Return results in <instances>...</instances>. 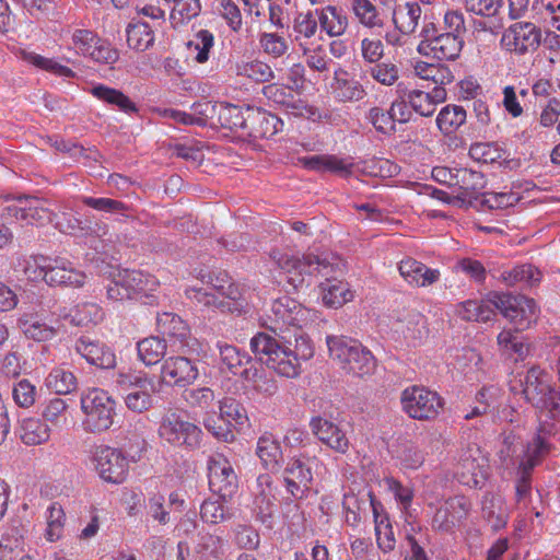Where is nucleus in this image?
Segmentation results:
<instances>
[{"mask_svg": "<svg viewBox=\"0 0 560 560\" xmlns=\"http://www.w3.org/2000/svg\"><path fill=\"white\" fill-rule=\"evenodd\" d=\"M271 259L277 266L288 275V282L294 290L303 287L304 276L320 275L326 278V282L322 283L323 302L326 306L338 308L353 299V293L349 289V284L330 278L337 271H342L345 264L341 259L334 257L332 261L312 254L303 255L302 258L272 252Z\"/></svg>", "mask_w": 560, "mask_h": 560, "instance_id": "obj_1", "label": "nucleus"}, {"mask_svg": "<svg viewBox=\"0 0 560 560\" xmlns=\"http://www.w3.org/2000/svg\"><path fill=\"white\" fill-rule=\"evenodd\" d=\"M289 346H282L278 339L267 332H258L250 340V349L260 363L285 377H295L300 374V361H306L314 354L311 339L301 330L294 328V347L291 340Z\"/></svg>", "mask_w": 560, "mask_h": 560, "instance_id": "obj_2", "label": "nucleus"}, {"mask_svg": "<svg viewBox=\"0 0 560 560\" xmlns=\"http://www.w3.org/2000/svg\"><path fill=\"white\" fill-rule=\"evenodd\" d=\"M326 342L330 358L338 361L348 373L363 376L374 371V357L357 340L343 336H328Z\"/></svg>", "mask_w": 560, "mask_h": 560, "instance_id": "obj_3", "label": "nucleus"}, {"mask_svg": "<svg viewBox=\"0 0 560 560\" xmlns=\"http://www.w3.org/2000/svg\"><path fill=\"white\" fill-rule=\"evenodd\" d=\"M523 394L540 412L547 411L551 419L560 420V393L551 386L545 371L538 366L527 371Z\"/></svg>", "mask_w": 560, "mask_h": 560, "instance_id": "obj_4", "label": "nucleus"}, {"mask_svg": "<svg viewBox=\"0 0 560 560\" xmlns=\"http://www.w3.org/2000/svg\"><path fill=\"white\" fill-rule=\"evenodd\" d=\"M85 430L100 433L108 430L116 416V402L107 392L93 388L81 397Z\"/></svg>", "mask_w": 560, "mask_h": 560, "instance_id": "obj_5", "label": "nucleus"}, {"mask_svg": "<svg viewBox=\"0 0 560 560\" xmlns=\"http://www.w3.org/2000/svg\"><path fill=\"white\" fill-rule=\"evenodd\" d=\"M158 433L170 445L186 451L198 450L203 436L200 427L176 412L167 413L162 418Z\"/></svg>", "mask_w": 560, "mask_h": 560, "instance_id": "obj_6", "label": "nucleus"}, {"mask_svg": "<svg viewBox=\"0 0 560 560\" xmlns=\"http://www.w3.org/2000/svg\"><path fill=\"white\" fill-rule=\"evenodd\" d=\"M307 310L294 299L284 295L273 301L264 325L285 339L282 334L292 328H301L306 320Z\"/></svg>", "mask_w": 560, "mask_h": 560, "instance_id": "obj_7", "label": "nucleus"}, {"mask_svg": "<svg viewBox=\"0 0 560 560\" xmlns=\"http://www.w3.org/2000/svg\"><path fill=\"white\" fill-rule=\"evenodd\" d=\"M92 463L101 479L110 483H122L129 471V460L121 450L97 445L92 452Z\"/></svg>", "mask_w": 560, "mask_h": 560, "instance_id": "obj_8", "label": "nucleus"}, {"mask_svg": "<svg viewBox=\"0 0 560 560\" xmlns=\"http://www.w3.org/2000/svg\"><path fill=\"white\" fill-rule=\"evenodd\" d=\"M400 401L404 411L417 420L434 419L443 407L438 393L420 386L407 387L401 393Z\"/></svg>", "mask_w": 560, "mask_h": 560, "instance_id": "obj_9", "label": "nucleus"}, {"mask_svg": "<svg viewBox=\"0 0 560 560\" xmlns=\"http://www.w3.org/2000/svg\"><path fill=\"white\" fill-rule=\"evenodd\" d=\"M493 305L517 327V330L527 328L536 317V303L525 295L494 293Z\"/></svg>", "mask_w": 560, "mask_h": 560, "instance_id": "obj_10", "label": "nucleus"}, {"mask_svg": "<svg viewBox=\"0 0 560 560\" xmlns=\"http://www.w3.org/2000/svg\"><path fill=\"white\" fill-rule=\"evenodd\" d=\"M13 203L3 208L1 218L5 223L21 225L39 224L49 219L48 211L32 196L20 195L13 198Z\"/></svg>", "mask_w": 560, "mask_h": 560, "instance_id": "obj_11", "label": "nucleus"}, {"mask_svg": "<svg viewBox=\"0 0 560 560\" xmlns=\"http://www.w3.org/2000/svg\"><path fill=\"white\" fill-rule=\"evenodd\" d=\"M209 487L223 501L231 499L238 487L237 476L229 462L222 454H214L208 460Z\"/></svg>", "mask_w": 560, "mask_h": 560, "instance_id": "obj_12", "label": "nucleus"}, {"mask_svg": "<svg viewBox=\"0 0 560 560\" xmlns=\"http://www.w3.org/2000/svg\"><path fill=\"white\" fill-rule=\"evenodd\" d=\"M541 33L533 23H514L501 37L502 47L518 56L535 51L540 44Z\"/></svg>", "mask_w": 560, "mask_h": 560, "instance_id": "obj_13", "label": "nucleus"}, {"mask_svg": "<svg viewBox=\"0 0 560 560\" xmlns=\"http://www.w3.org/2000/svg\"><path fill=\"white\" fill-rule=\"evenodd\" d=\"M318 460L313 458H292L283 470L285 488L294 499H303L313 485V468Z\"/></svg>", "mask_w": 560, "mask_h": 560, "instance_id": "obj_14", "label": "nucleus"}, {"mask_svg": "<svg viewBox=\"0 0 560 560\" xmlns=\"http://www.w3.org/2000/svg\"><path fill=\"white\" fill-rule=\"evenodd\" d=\"M483 188V185H471L469 186L466 184L465 180H463V184L460 185L458 182L455 184H448L450 190H442V189H432L431 195L444 202L458 206V207H477V203L489 205L490 208H494L493 205H490V200L485 197V195L481 192V189Z\"/></svg>", "mask_w": 560, "mask_h": 560, "instance_id": "obj_15", "label": "nucleus"}, {"mask_svg": "<svg viewBox=\"0 0 560 560\" xmlns=\"http://www.w3.org/2000/svg\"><path fill=\"white\" fill-rule=\"evenodd\" d=\"M470 508V501L464 495H455L447 499L435 511L432 517L433 529L443 533H451L467 517Z\"/></svg>", "mask_w": 560, "mask_h": 560, "instance_id": "obj_16", "label": "nucleus"}, {"mask_svg": "<svg viewBox=\"0 0 560 560\" xmlns=\"http://www.w3.org/2000/svg\"><path fill=\"white\" fill-rule=\"evenodd\" d=\"M198 375L196 363L186 357H170L161 366V382L170 386L185 387L192 384Z\"/></svg>", "mask_w": 560, "mask_h": 560, "instance_id": "obj_17", "label": "nucleus"}, {"mask_svg": "<svg viewBox=\"0 0 560 560\" xmlns=\"http://www.w3.org/2000/svg\"><path fill=\"white\" fill-rule=\"evenodd\" d=\"M33 279H43L49 285H69L82 287L85 282V275L74 269L70 262L65 260H55V265L47 262L46 269L34 271Z\"/></svg>", "mask_w": 560, "mask_h": 560, "instance_id": "obj_18", "label": "nucleus"}, {"mask_svg": "<svg viewBox=\"0 0 560 560\" xmlns=\"http://www.w3.org/2000/svg\"><path fill=\"white\" fill-rule=\"evenodd\" d=\"M74 351L91 365L100 369H114L116 355L104 342L94 340L89 336H81L74 342Z\"/></svg>", "mask_w": 560, "mask_h": 560, "instance_id": "obj_19", "label": "nucleus"}, {"mask_svg": "<svg viewBox=\"0 0 560 560\" xmlns=\"http://www.w3.org/2000/svg\"><path fill=\"white\" fill-rule=\"evenodd\" d=\"M299 162L310 172L317 173H345L352 175L361 172L358 164L351 159L339 158L334 154H316L312 156L300 158Z\"/></svg>", "mask_w": 560, "mask_h": 560, "instance_id": "obj_20", "label": "nucleus"}, {"mask_svg": "<svg viewBox=\"0 0 560 560\" xmlns=\"http://www.w3.org/2000/svg\"><path fill=\"white\" fill-rule=\"evenodd\" d=\"M313 434L335 452L345 454L349 450V439L334 422L322 417L312 418L310 422Z\"/></svg>", "mask_w": 560, "mask_h": 560, "instance_id": "obj_21", "label": "nucleus"}, {"mask_svg": "<svg viewBox=\"0 0 560 560\" xmlns=\"http://www.w3.org/2000/svg\"><path fill=\"white\" fill-rule=\"evenodd\" d=\"M27 528L19 518L11 520L0 539V560H15L24 552Z\"/></svg>", "mask_w": 560, "mask_h": 560, "instance_id": "obj_22", "label": "nucleus"}, {"mask_svg": "<svg viewBox=\"0 0 560 560\" xmlns=\"http://www.w3.org/2000/svg\"><path fill=\"white\" fill-rule=\"evenodd\" d=\"M400 276L411 285L423 288L432 285L440 280L441 273L424 264L409 257L398 265Z\"/></svg>", "mask_w": 560, "mask_h": 560, "instance_id": "obj_23", "label": "nucleus"}, {"mask_svg": "<svg viewBox=\"0 0 560 560\" xmlns=\"http://www.w3.org/2000/svg\"><path fill=\"white\" fill-rule=\"evenodd\" d=\"M331 91L335 98L342 103L359 102L366 95L363 85L341 68L335 71Z\"/></svg>", "mask_w": 560, "mask_h": 560, "instance_id": "obj_24", "label": "nucleus"}, {"mask_svg": "<svg viewBox=\"0 0 560 560\" xmlns=\"http://www.w3.org/2000/svg\"><path fill=\"white\" fill-rule=\"evenodd\" d=\"M481 515L492 530L503 528L509 517L503 498L500 494L486 493L481 502Z\"/></svg>", "mask_w": 560, "mask_h": 560, "instance_id": "obj_25", "label": "nucleus"}, {"mask_svg": "<svg viewBox=\"0 0 560 560\" xmlns=\"http://www.w3.org/2000/svg\"><path fill=\"white\" fill-rule=\"evenodd\" d=\"M351 9L359 23L381 34L386 25V16L370 0H352Z\"/></svg>", "mask_w": 560, "mask_h": 560, "instance_id": "obj_26", "label": "nucleus"}, {"mask_svg": "<svg viewBox=\"0 0 560 560\" xmlns=\"http://www.w3.org/2000/svg\"><path fill=\"white\" fill-rule=\"evenodd\" d=\"M424 56L439 60H455L463 48V39L454 32L441 33L436 42H431Z\"/></svg>", "mask_w": 560, "mask_h": 560, "instance_id": "obj_27", "label": "nucleus"}, {"mask_svg": "<svg viewBox=\"0 0 560 560\" xmlns=\"http://www.w3.org/2000/svg\"><path fill=\"white\" fill-rule=\"evenodd\" d=\"M368 497L371 499L370 504L374 515L377 546L384 552H389L394 550L396 544L392 524L386 514L380 513L378 510L382 509V504L375 500L374 494L369 493Z\"/></svg>", "mask_w": 560, "mask_h": 560, "instance_id": "obj_28", "label": "nucleus"}, {"mask_svg": "<svg viewBox=\"0 0 560 560\" xmlns=\"http://www.w3.org/2000/svg\"><path fill=\"white\" fill-rule=\"evenodd\" d=\"M282 127V121L267 112L252 109L246 135L253 138H269Z\"/></svg>", "mask_w": 560, "mask_h": 560, "instance_id": "obj_29", "label": "nucleus"}, {"mask_svg": "<svg viewBox=\"0 0 560 560\" xmlns=\"http://www.w3.org/2000/svg\"><path fill=\"white\" fill-rule=\"evenodd\" d=\"M293 39L307 54L310 46L313 45V38L318 32V22L315 15L310 11L299 13L293 21Z\"/></svg>", "mask_w": 560, "mask_h": 560, "instance_id": "obj_30", "label": "nucleus"}, {"mask_svg": "<svg viewBox=\"0 0 560 560\" xmlns=\"http://www.w3.org/2000/svg\"><path fill=\"white\" fill-rule=\"evenodd\" d=\"M250 114L252 108L243 109L240 106L226 104L220 106L218 119L223 128L246 135Z\"/></svg>", "mask_w": 560, "mask_h": 560, "instance_id": "obj_31", "label": "nucleus"}, {"mask_svg": "<svg viewBox=\"0 0 560 560\" xmlns=\"http://www.w3.org/2000/svg\"><path fill=\"white\" fill-rule=\"evenodd\" d=\"M228 542L218 535L199 533L194 550L202 560H223Z\"/></svg>", "mask_w": 560, "mask_h": 560, "instance_id": "obj_32", "label": "nucleus"}, {"mask_svg": "<svg viewBox=\"0 0 560 560\" xmlns=\"http://www.w3.org/2000/svg\"><path fill=\"white\" fill-rule=\"evenodd\" d=\"M90 93L97 100L108 105L116 106L119 110L126 114L138 112L137 105L130 100V97L117 89L109 88L104 84H97L90 90Z\"/></svg>", "mask_w": 560, "mask_h": 560, "instance_id": "obj_33", "label": "nucleus"}, {"mask_svg": "<svg viewBox=\"0 0 560 560\" xmlns=\"http://www.w3.org/2000/svg\"><path fill=\"white\" fill-rule=\"evenodd\" d=\"M119 283L126 287L130 296L137 294H147L148 291L155 290L158 280L151 275H145L139 270L119 269Z\"/></svg>", "mask_w": 560, "mask_h": 560, "instance_id": "obj_34", "label": "nucleus"}, {"mask_svg": "<svg viewBox=\"0 0 560 560\" xmlns=\"http://www.w3.org/2000/svg\"><path fill=\"white\" fill-rule=\"evenodd\" d=\"M322 31L335 37L342 35L348 26V19L340 9L335 5H327L316 10Z\"/></svg>", "mask_w": 560, "mask_h": 560, "instance_id": "obj_35", "label": "nucleus"}, {"mask_svg": "<svg viewBox=\"0 0 560 560\" xmlns=\"http://www.w3.org/2000/svg\"><path fill=\"white\" fill-rule=\"evenodd\" d=\"M19 328L24 336L35 341H48L56 337L59 327L48 325L37 317L25 315L18 320Z\"/></svg>", "mask_w": 560, "mask_h": 560, "instance_id": "obj_36", "label": "nucleus"}, {"mask_svg": "<svg viewBox=\"0 0 560 560\" xmlns=\"http://www.w3.org/2000/svg\"><path fill=\"white\" fill-rule=\"evenodd\" d=\"M421 15L422 10L418 2H406L394 12L393 21L401 34L409 35L417 30Z\"/></svg>", "mask_w": 560, "mask_h": 560, "instance_id": "obj_37", "label": "nucleus"}, {"mask_svg": "<svg viewBox=\"0 0 560 560\" xmlns=\"http://www.w3.org/2000/svg\"><path fill=\"white\" fill-rule=\"evenodd\" d=\"M501 280L510 287L521 284L525 288H530L540 282V271L530 264L515 266L509 271L501 273Z\"/></svg>", "mask_w": 560, "mask_h": 560, "instance_id": "obj_38", "label": "nucleus"}, {"mask_svg": "<svg viewBox=\"0 0 560 560\" xmlns=\"http://www.w3.org/2000/svg\"><path fill=\"white\" fill-rule=\"evenodd\" d=\"M50 438V428L36 418H26L20 425V439L25 445L35 446L47 442Z\"/></svg>", "mask_w": 560, "mask_h": 560, "instance_id": "obj_39", "label": "nucleus"}, {"mask_svg": "<svg viewBox=\"0 0 560 560\" xmlns=\"http://www.w3.org/2000/svg\"><path fill=\"white\" fill-rule=\"evenodd\" d=\"M20 58L37 69L50 72L58 77L74 78L75 73L70 68L59 63L52 58H47L34 51L21 50Z\"/></svg>", "mask_w": 560, "mask_h": 560, "instance_id": "obj_40", "label": "nucleus"}, {"mask_svg": "<svg viewBox=\"0 0 560 560\" xmlns=\"http://www.w3.org/2000/svg\"><path fill=\"white\" fill-rule=\"evenodd\" d=\"M256 454L267 469L279 468L282 451L279 442L271 434H264L258 439Z\"/></svg>", "mask_w": 560, "mask_h": 560, "instance_id": "obj_41", "label": "nucleus"}, {"mask_svg": "<svg viewBox=\"0 0 560 560\" xmlns=\"http://www.w3.org/2000/svg\"><path fill=\"white\" fill-rule=\"evenodd\" d=\"M467 118L463 106L448 104L444 106L436 117V125L444 135L454 133Z\"/></svg>", "mask_w": 560, "mask_h": 560, "instance_id": "obj_42", "label": "nucleus"}, {"mask_svg": "<svg viewBox=\"0 0 560 560\" xmlns=\"http://www.w3.org/2000/svg\"><path fill=\"white\" fill-rule=\"evenodd\" d=\"M153 26L144 22L130 23L126 30L128 46L144 51L154 42Z\"/></svg>", "mask_w": 560, "mask_h": 560, "instance_id": "obj_43", "label": "nucleus"}, {"mask_svg": "<svg viewBox=\"0 0 560 560\" xmlns=\"http://www.w3.org/2000/svg\"><path fill=\"white\" fill-rule=\"evenodd\" d=\"M501 398V390L495 386L482 387L476 395L477 405L472 408L471 412L465 416L466 420L475 417L494 412Z\"/></svg>", "mask_w": 560, "mask_h": 560, "instance_id": "obj_44", "label": "nucleus"}, {"mask_svg": "<svg viewBox=\"0 0 560 560\" xmlns=\"http://www.w3.org/2000/svg\"><path fill=\"white\" fill-rule=\"evenodd\" d=\"M262 94L269 101L293 109L294 114L303 108L302 102L295 98L293 90L289 86L269 84L262 88Z\"/></svg>", "mask_w": 560, "mask_h": 560, "instance_id": "obj_45", "label": "nucleus"}, {"mask_svg": "<svg viewBox=\"0 0 560 560\" xmlns=\"http://www.w3.org/2000/svg\"><path fill=\"white\" fill-rule=\"evenodd\" d=\"M415 73L427 81H432L438 85H446L453 82L454 75L448 67L444 65H433L424 61H418L415 65Z\"/></svg>", "mask_w": 560, "mask_h": 560, "instance_id": "obj_46", "label": "nucleus"}, {"mask_svg": "<svg viewBox=\"0 0 560 560\" xmlns=\"http://www.w3.org/2000/svg\"><path fill=\"white\" fill-rule=\"evenodd\" d=\"M156 325L161 334L177 338L180 341H184L189 335L187 324L177 314L171 312L159 314Z\"/></svg>", "mask_w": 560, "mask_h": 560, "instance_id": "obj_47", "label": "nucleus"}, {"mask_svg": "<svg viewBox=\"0 0 560 560\" xmlns=\"http://www.w3.org/2000/svg\"><path fill=\"white\" fill-rule=\"evenodd\" d=\"M371 491L359 497L353 492L346 493L343 495V508L346 510V522L354 526L361 521V516L366 512L368 508H371V499L368 497Z\"/></svg>", "mask_w": 560, "mask_h": 560, "instance_id": "obj_48", "label": "nucleus"}, {"mask_svg": "<svg viewBox=\"0 0 560 560\" xmlns=\"http://www.w3.org/2000/svg\"><path fill=\"white\" fill-rule=\"evenodd\" d=\"M200 518L209 525H218L232 518L233 513L220 500L206 499L200 505Z\"/></svg>", "mask_w": 560, "mask_h": 560, "instance_id": "obj_49", "label": "nucleus"}, {"mask_svg": "<svg viewBox=\"0 0 560 560\" xmlns=\"http://www.w3.org/2000/svg\"><path fill=\"white\" fill-rule=\"evenodd\" d=\"M166 348L165 340L159 337L144 338L137 345L139 359L147 365L160 362Z\"/></svg>", "mask_w": 560, "mask_h": 560, "instance_id": "obj_50", "label": "nucleus"}, {"mask_svg": "<svg viewBox=\"0 0 560 560\" xmlns=\"http://www.w3.org/2000/svg\"><path fill=\"white\" fill-rule=\"evenodd\" d=\"M116 384L127 392L137 388H151V392L158 393L159 388L153 378L149 377L144 372L137 371H119L116 376Z\"/></svg>", "mask_w": 560, "mask_h": 560, "instance_id": "obj_51", "label": "nucleus"}, {"mask_svg": "<svg viewBox=\"0 0 560 560\" xmlns=\"http://www.w3.org/2000/svg\"><path fill=\"white\" fill-rule=\"evenodd\" d=\"M46 385L57 394L65 395L77 388V378L71 371L57 366L46 377Z\"/></svg>", "mask_w": 560, "mask_h": 560, "instance_id": "obj_52", "label": "nucleus"}, {"mask_svg": "<svg viewBox=\"0 0 560 560\" xmlns=\"http://www.w3.org/2000/svg\"><path fill=\"white\" fill-rule=\"evenodd\" d=\"M521 330H502L498 335V343L502 351L509 355L515 354V361L524 359L528 353V347L524 343Z\"/></svg>", "mask_w": 560, "mask_h": 560, "instance_id": "obj_53", "label": "nucleus"}, {"mask_svg": "<svg viewBox=\"0 0 560 560\" xmlns=\"http://www.w3.org/2000/svg\"><path fill=\"white\" fill-rule=\"evenodd\" d=\"M102 307L96 303L84 302L78 304L69 314L70 322L75 326L97 324L103 319Z\"/></svg>", "mask_w": 560, "mask_h": 560, "instance_id": "obj_54", "label": "nucleus"}, {"mask_svg": "<svg viewBox=\"0 0 560 560\" xmlns=\"http://www.w3.org/2000/svg\"><path fill=\"white\" fill-rule=\"evenodd\" d=\"M551 445L548 441L534 438L526 446L524 456L520 462V469L533 470L550 452Z\"/></svg>", "mask_w": 560, "mask_h": 560, "instance_id": "obj_55", "label": "nucleus"}, {"mask_svg": "<svg viewBox=\"0 0 560 560\" xmlns=\"http://www.w3.org/2000/svg\"><path fill=\"white\" fill-rule=\"evenodd\" d=\"M218 348L220 351V360L222 364H224L234 375H237L238 371L244 365L250 363V358L245 353H241L234 346L228 343H218Z\"/></svg>", "mask_w": 560, "mask_h": 560, "instance_id": "obj_56", "label": "nucleus"}, {"mask_svg": "<svg viewBox=\"0 0 560 560\" xmlns=\"http://www.w3.org/2000/svg\"><path fill=\"white\" fill-rule=\"evenodd\" d=\"M236 73L256 82H268L273 78L270 66L259 60L237 63Z\"/></svg>", "mask_w": 560, "mask_h": 560, "instance_id": "obj_57", "label": "nucleus"}, {"mask_svg": "<svg viewBox=\"0 0 560 560\" xmlns=\"http://www.w3.org/2000/svg\"><path fill=\"white\" fill-rule=\"evenodd\" d=\"M220 416L232 424L243 425L248 421L244 406L233 397H224L220 401Z\"/></svg>", "mask_w": 560, "mask_h": 560, "instance_id": "obj_58", "label": "nucleus"}, {"mask_svg": "<svg viewBox=\"0 0 560 560\" xmlns=\"http://www.w3.org/2000/svg\"><path fill=\"white\" fill-rule=\"evenodd\" d=\"M213 46V35L207 31L201 30L195 38L187 43V48L191 54L195 55V60L199 63H203L209 59V51Z\"/></svg>", "mask_w": 560, "mask_h": 560, "instance_id": "obj_59", "label": "nucleus"}, {"mask_svg": "<svg viewBox=\"0 0 560 560\" xmlns=\"http://www.w3.org/2000/svg\"><path fill=\"white\" fill-rule=\"evenodd\" d=\"M221 296L226 298L229 301L220 300L218 304V308L222 312H237L241 313L245 307V299L243 298V292L240 287L232 281L228 283Z\"/></svg>", "mask_w": 560, "mask_h": 560, "instance_id": "obj_60", "label": "nucleus"}, {"mask_svg": "<svg viewBox=\"0 0 560 560\" xmlns=\"http://www.w3.org/2000/svg\"><path fill=\"white\" fill-rule=\"evenodd\" d=\"M151 388H137L125 396L126 407L133 412H144L153 406Z\"/></svg>", "mask_w": 560, "mask_h": 560, "instance_id": "obj_61", "label": "nucleus"}, {"mask_svg": "<svg viewBox=\"0 0 560 560\" xmlns=\"http://www.w3.org/2000/svg\"><path fill=\"white\" fill-rule=\"evenodd\" d=\"M80 201L94 210L107 213H118L121 215H126L128 210V206L119 200L110 199V198H95L82 196L80 197Z\"/></svg>", "mask_w": 560, "mask_h": 560, "instance_id": "obj_62", "label": "nucleus"}, {"mask_svg": "<svg viewBox=\"0 0 560 560\" xmlns=\"http://www.w3.org/2000/svg\"><path fill=\"white\" fill-rule=\"evenodd\" d=\"M37 389L28 380L23 378L16 382L12 388V398L21 408H30L36 401Z\"/></svg>", "mask_w": 560, "mask_h": 560, "instance_id": "obj_63", "label": "nucleus"}, {"mask_svg": "<svg viewBox=\"0 0 560 560\" xmlns=\"http://www.w3.org/2000/svg\"><path fill=\"white\" fill-rule=\"evenodd\" d=\"M257 485L261 490L256 495L255 504L259 509V513L270 516L275 500V497L271 494V477L268 474L260 475L257 478Z\"/></svg>", "mask_w": 560, "mask_h": 560, "instance_id": "obj_64", "label": "nucleus"}]
</instances>
